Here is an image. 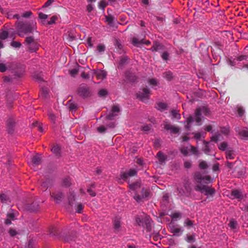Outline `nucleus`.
Here are the masks:
<instances>
[{
    "instance_id": "obj_1",
    "label": "nucleus",
    "mask_w": 248,
    "mask_h": 248,
    "mask_svg": "<svg viewBox=\"0 0 248 248\" xmlns=\"http://www.w3.org/2000/svg\"><path fill=\"white\" fill-rule=\"evenodd\" d=\"M195 179L197 184L195 186L194 189L202 194H204L207 196V199H209L210 201H212L215 193V189L208 186L206 183L204 182L205 180L210 182L211 177L209 176L203 177L201 174L198 173L195 175Z\"/></svg>"
},
{
    "instance_id": "obj_2",
    "label": "nucleus",
    "mask_w": 248,
    "mask_h": 248,
    "mask_svg": "<svg viewBox=\"0 0 248 248\" xmlns=\"http://www.w3.org/2000/svg\"><path fill=\"white\" fill-rule=\"evenodd\" d=\"M16 25L17 34L20 37H23L25 34L32 32L33 27L28 22L16 21Z\"/></svg>"
},
{
    "instance_id": "obj_3",
    "label": "nucleus",
    "mask_w": 248,
    "mask_h": 248,
    "mask_svg": "<svg viewBox=\"0 0 248 248\" xmlns=\"http://www.w3.org/2000/svg\"><path fill=\"white\" fill-rule=\"evenodd\" d=\"M24 43L31 52H35L38 49V40L34 39L33 36L27 37Z\"/></svg>"
},
{
    "instance_id": "obj_4",
    "label": "nucleus",
    "mask_w": 248,
    "mask_h": 248,
    "mask_svg": "<svg viewBox=\"0 0 248 248\" xmlns=\"http://www.w3.org/2000/svg\"><path fill=\"white\" fill-rule=\"evenodd\" d=\"M210 111L206 106H202L196 108L195 111L196 117V122L199 124L202 121L201 115L203 113L205 116H208L210 114Z\"/></svg>"
},
{
    "instance_id": "obj_5",
    "label": "nucleus",
    "mask_w": 248,
    "mask_h": 248,
    "mask_svg": "<svg viewBox=\"0 0 248 248\" xmlns=\"http://www.w3.org/2000/svg\"><path fill=\"white\" fill-rule=\"evenodd\" d=\"M133 197L138 202L142 201L143 200H148L150 197V190L148 188H142L140 195L135 193L133 196Z\"/></svg>"
},
{
    "instance_id": "obj_6",
    "label": "nucleus",
    "mask_w": 248,
    "mask_h": 248,
    "mask_svg": "<svg viewBox=\"0 0 248 248\" xmlns=\"http://www.w3.org/2000/svg\"><path fill=\"white\" fill-rule=\"evenodd\" d=\"M150 95V91L148 88H144L141 89L137 94V98L141 101L145 102L149 97Z\"/></svg>"
},
{
    "instance_id": "obj_7",
    "label": "nucleus",
    "mask_w": 248,
    "mask_h": 248,
    "mask_svg": "<svg viewBox=\"0 0 248 248\" xmlns=\"http://www.w3.org/2000/svg\"><path fill=\"white\" fill-rule=\"evenodd\" d=\"M77 93L78 95L83 97L86 98L91 95V92L89 88L86 85H81L78 89Z\"/></svg>"
},
{
    "instance_id": "obj_8",
    "label": "nucleus",
    "mask_w": 248,
    "mask_h": 248,
    "mask_svg": "<svg viewBox=\"0 0 248 248\" xmlns=\"http://www.w3.org/2000/svg\"><path fill=\"white\" fill-rule=\"evenodd\" d=\"M137 171L135 169H130L128 172H123L120 174V178L124 181H127L129 177L136 175Z\"/></svg>"
},
{
    "instance_id": "obj_9",
    "label": "nucleus",
    "mask_w": 248,
    "mask_h": 248,
    "mask_svg": "<svg viewBox=\"0 0 248 248\" xmlns=\"http://www.w3.org/2000/svg\"><path fill=\"white\" fill-rule=\"evenodd\" d=\"M170 232L173 235L180 236L183 234L184 230L179 227L178 225H172L170 226Z\"/></svg>"
},
{
    "instance_id": "obj_10",
    "label": "nucleus",
    "mask_w": 248,
    "mask_h": 248,
    "mask_svg": "<svg viewBox=\"0 0 248 248\" xmlns=\"http://www.w3.org/2000/svg\"><path fill=\"white\" fill-rule=\"evenodd\" d=\"M164 127L166 130H170V132L173 134L178 133L180 130L178 127L174 126L167 122H164Z\"/></svg>"
},
{
    "instance_id": "obj_11",
    "label": "nucleus",
    "mask_w": 248,
    "mask_h": 248,
    "mask_svg": "<svg viewBox=\"0 0 248 248\" xmlns=\"http://www.w3.org/2000/svg\"><path fill=\"white\" fill-rule=\"evenodd\" d=\"M144 227H143L145 228L147 232H150L152 230L153 221L148 216H145L144 217Z\"/></svg>"
},
{
    "instance_id": "obj_12",
    "label": "nucleus",
    "mask_w": 248,
    "mask_h": 248,
    "mask_svg": "<svg viewBox=\"0 0 248 248\" xmlns=\"http://www.w3.org/2000/svg\"><path fill=\"white\" fill-rule=\"evenodd\" d=\"M94 74L98 79H103L107 76V72L103 70H97L94 71Z\"/></svg>"
},
{
    "instance_id": "obj_13",
    "label": "nucleus",
    "mask_w": 248,
    "mask_h": 248,
    "mask_svg": "<svg viewBox=\"0 0 248 248\" xmlns=\"http://www.w3.org/2000/svg\"><path fill=\"white\" fill-rule=\"evenodd\" d=\"M51 196L54 199V201L56 203H59L62 199L63 195L62 192H58L57 193H52L51 194Z\"/></svg>"
},
{
    "instance_id": "obj_14",
    "label": "nucleus",
    "mask_w": 248,
    "mask_h": 248,
    "mask_svg": "<svg viewBox=\"0 0 248 248\" xmlns=\"http://www.w3.org/2000/svg\"><path fill=\"white\" fill-rule=\"evenodd\" d=\"M231 196L232 199L241 200L243 198V195L241 192L239 190L236 189L232 191Z\"/></svg>"
},
{
    "instance_id": "obj_15",
    "label": "nucleus",
    "mask_w": 248,
    "mask_h": 248,
    "mask_svg": "<svg viewBox=\"0 0 248 248\" xmlns=\"http://www.w3.org/2000/svg\"><path fill=\"white\" fill-rule=\"evenodd\" d=\"M14 99V96L12 93H9L7 94L6 104L8 108H12Z\"/></svg>"
},
{
    "instance_id": "obj_16",
    "label": "nucleus",
    "mask_w": 248,
    "mask_h": 248,
    "mask_svg": "<svg viewBox=\"0 0 248 248\" xmlns=\"http://www.w3.org/2000/svg\"><path fill=\"white\" fill-rule=\"evenodd\" d=\"M128 187L131 191H134L135 194V193H137V190L140 188V183L138 182L132 183L131 184H129Z\"/></svg>"
},
{
    "instance_id": "obj_17",
    "label": "nucleus",
    "mask_w": 248,
    "mask_h": 248,
    "mask_svg": "<svg viewBox=\"0 0 248 248\" xmlns=\"http://www.w3.org/2000/svg\"><path fill=\"white\" fill-rule=\"evenodd\" d=\"M41 163V157L38 154L33 156L31 158V164L33 166H38Z\"/></svg>"
},
{
    "instance_id": "obj_18",
    "label": "nucleus",
    "mask_w": 248,
    "mask_h": 248,
    "mask_svg": "<svg viewBox=\"0 0 248 248\" xmlns=\"http://www.w3.org/2000/svg\"><path fill=\"white\" fill-rule=\"evenodd\" d=\"M15 123L12 119H9L7 122V130L9 133H13L14 130Z\"/></svg>"
},
{
    "instance_id": "obj_19",
    "label": "nucleus",
    "mask_w": 248,
    "mask_h": 248,
    "mask_svg": "<svg viewBox=\"0 0 248 248\" xmlns=\"http://www.w3.org/2000/svg\"><path fill=\"white\" fill-rule=\"evenodd\" d=\"M115 45L116 51L119 54H122V53H123L124 52V50L123 49V46L118 40H116Z\"/></svg>"
},
{
    "instance_id": "obj_20",
    "label": "nucleus",
    "mask_w": 248,
    "mask_h": 248,
    "mask_svg": "<svg viewBox=\"0 0 248 248\" xmlns=\"http://www.w3.org/2000/svg\"><path fill=\"white\" fill-rule=\"evenodd\" d=\"M194 221L189 219V218H186L184 222V226L186 227H192L194 225Z\"/></svg>"
},
{
    "instance_id": "obj_21",
    "label": "nucleus",
    "mask_w": 248,
    "mask_h": 248,
    "mask_svg": "<svg viewBox=\"0 0 248 248\" xmlns=\"http://www.w3.org/2000/svg\"><path fill=\"white\" fill-rule=\"evenodd\" d=\"M125 76L127 79L131 82H134L136 80V76L129 72L126 73Z\"/></svg>"
},
{
    "instance_id": "obj_22",
    "label": "nucleus",
    "mask_w": 248,
    "mask_h": 248,
    "mask_svg": "<svg viewBox=\"0 0 248 248\" xmlns=\"http://www.w3.org/2000/svg\"><path fill=\"white\" fill-rule=\"evenodd\" d=\"M114 228L115 231H118L121 227V222L119 218H115L113 221Z\"/></svg>"
},
{
    "instance_id": "obj_23",
    "label": "nucleus",
    "mask_w": 248,
    "mask_h": 248,
    "mask_svg": "<svg viewBox=\"0 0 248 248\" xmlns=\"http://www.w3.org/2000/svg\"><path fill=\"white\" fill-rule=\"evenodd\" d=\"M144 217L140 218L139 217H136L135 221L136 224L139 226L144 227Z\"/></svg>"
},
{
    "instance_id": "obj_24",
    "label": "nucleus",
    "mask_w": 248,
    "mask_h": 248,
    "mask_svg": "<svg viewBox=\"0 0 248 248\" xmlns=\"http://www.w3.org/2000/svg\"><path fill=\"white\" fill-rule=\"evenodd\" d=\"M226 157L227 159H232L234 158V152L233 150H227L226 152Z\"/></svg>"
},
{
    "instance_id": "obj_25",
    "label": "nucleus",
    "mask_w": 248,
    "mask_h": 248,
    "mask_svg": "<svg viewBox=\"0 0 248 248\" xmlns=\"http://www.w3.org/2000/svg\"><path fill=\"white\" fill-rule=\"evenodd\" d=\"M53 153L57 156L60 155V147L59 145H54L51 149Z\"/></svg>"
},
{
    "instance_id": "obj_26",
    "label": "nucleus",
    "mask_w": 248,
    "mask_h": 248,
    "mask_svg": "<svg viewBox=\"0 0 248 248\" xmlns=\"http://www.w3.org/2000/svg\"><path fill=\"white\" fill-rule=\"evenodd\" d=\"M157 156L160 163H162L166 160V157L161 152H158L157 154Z\"/></svg>"
},
{
    "instance_id": "obj_27",
    "label": "nucleus",
    "mask_w": 248,
    "mask_h": 248,
    "mask_svg": "<svg viewBox=\"0 0 248 248\" xmlns=\"http://www.w3.org/2000/svg\"><path fill=\"white\" fill-rule=\"evenodd\" d=\"M0 201L2 203H6L9 201V198L5 194H1L0 195Z\"/></svg>"
},
{
    "instance_id": "obj_28",
    "label": "nucleus",
    "mask_w": 248,
    "mask_h": 248,
    "mask_svg": "<svg viewBox=\"0 0 248 248\" xmlns=\"http://www.w3.org/2000/svg\"><path fill=\"white\" fill-rule=\"evenodd\" d=\"M69 205L72 206L74 205V202L75 201V195L71 193L68 198Z\"/></svg>"
},
{
    "instance_id": "obj_29",
    "label": "nucleus",
    "mask_w": 248,
    "mask_h": 248,
    "mask_svg": "<svg viewBox=\"0 0 248 248\" xmlns=\"http://www.w3.org/2000/svg\"><path fill=\"white\" fill-rule=\"evenodd\" d=\"M161 46L159 43L155 42L151 48V50L152 51H158L161 47Z\"/></svg>"
},
{
    "instance_id": "obj_30",
    "label": "nucleus",
    "mask_w": 248,
    "mask_h": 248,
    "mask_svg": "<svg viewBox=\"0 0 248 248\" xmlns=\"http://www.w3.org/2000/svg\"><path fill=\"white\" fill-rule=\"evenodd\" d=\"M67 105L70 110L75 111L76 110L77 105L75 103H72L71 100L68 101Z\"/></svg>"
},
{
    "instance_id": "obj_31",
    "label": "nucleus",
    "mask_w": 248,
    "mask_h": 248,
    "mask_svg": "<svg viewBox=\"0 0 248 248\" xmlns=\"http://www.w3.org/2000/svg\"><path fill=\"white\" fill-rule=\"evenodd\" d=\"M163 77L167 80H170L172 78V74L170 71H167L163 74Z\"/></svg>"
},
{
    "instance_id": "obj_32",
    "label": "nucleus",
    "mask_w": 248,
    "mask_h": 248,
    "mask_svg": "<svg viewBox=\"0 0 248 248\" xmlns=\"http://www.w3.org/2000/svg\"><path fill=\"white\" fill-rule=\"evenodd\" d=\"M48 94V91L46 88H42L39 94L42 96L43 98H46Z\"/></svg>"
},
{
    "instance_id": "obj_33",
    "label": "nucleus",
    "mask_w": 248,
    "mask_h": 248,
    "mask_svg": "<svg viewBox=\"0 0 248 248\" xmlns=\"http://www.w3.org/2000/svg\"><path fill=\"white\" fill-rule=\"evenodd\" d=\"M186 241L188 243H193L195 241L194 235H187L185 239Z\"/></svg>"
},
{
    "instance_id": "obj_34",
    "label": "nucleus",
    "mask_w": 248,
    "mask_h": 248,
    "mask_svg": "<svg viewBox=\"0 0 248 248\" xmlns=\"http://www.w3.org/2000/svg\"><path fill=\"white\" fill-rule=\"evenodd\" d=\"M132 43L134 46H138V45L143 43V39L140 40L139 39L134 37L132 39Z\"/></svg>"
},
{
    "instance_id": "obj_35",
    "label": "nucleus",
    "mask_w": 248,
    "mask_h": 248,
    "mask_svg": "<svg viewBox=\"0 0 248 248\" xmlns=\"http://www.w3.org/2000/svg\"><path fill=\"white\" fill-rule=\"evenodd\" d=\"M171 114L173 118H175L176 119H180L181 118L180 114L176 110H172L171 111Z\"/></svg>"
},
{
    "instance_id": "obj_36",
    "label": "nucleus",
    "mask_w": 248,
    "mask_h": 248,
    "mask_svg": "<svg viewBox=\"0 0 248 248\" xmlns=\"http://www.w3.org/2000/svg\"><path fill=\"white\" fill-rule=\"evenodd\" d=\"M9 35V33L6 31H3L0 33V39L1 40L6 39Z\"/></svg>"
},
{
    "instance_id": "obj_37",
    "label": "nucleus",
    "mask_w": 248,
    "mask_h": 248,
    "mask_svg": "<svg viewBox=\"0 0 248 248\" xmlns=\"http://www.w3.org/2000/svg\"><path fill=\"white\" fill-rule=\"evenodd\" d=\"M156 108L159 110L163 111L167 108V106L165 103L160 102L157 104Z\"/></svg>"
},
{
    "instance_id": "obj_38",
    "label": "nucleus",
    "mask_w": 248,
    "mask_h": 248,
    "mask_svg": "<svg viewBox=\"0 0 248 248\" xmlns=\"http://www.w3.org/2000/svg\"><path fill=\"white\" fill-rule=\"evenodd\" d=\"M71 185V179L69 177L64 178L62 181V185L64 186H69Z\"/></svg>"
},
{
    "instance_id": "obj_39",
    "label": "nucleus",
    "mask_w": 248,
    "mask_h": 248,
    "mask_svg": "<svg viewBox=\"0 0 248 248\" xmlns=\"http://www.w3.org/2000/svg\"><path fill=\"white\" fill-rule=\"evenodd\" d=\"M128 60V57L127 56H123L121 57L119 62V65L122 66L124 65Z\"/></svg>"
},
{
    "instance_id": "obj_40",
    "label": "nucleus",
    "mask_w": 248,
    "mask_h": 248,
    "mask_svg": "<svg viewBox=\"0 0 248 248\" xmlns=\"http://www.w3.org/2000/svg\"><path fill=\"white\" fill-rule=\"evenodd\" d=\"M48 116L49 120L52 122L53 123H55V119H56V116L55 115L52 113L51 112L49 111L48 113Z\"/></svg>"
},
{
    "instance_id": "obj_41",
    "label": "nucleus",
    "mask_w": 248,
    "mask_h": 248,
    "mask_svg": "<svg viewBox=\"0 0 248 248\" xmlns=\"http://www.w3.org/2000/svg\"><path fill=\"white\" fill-rule=\"evenodd\" d=\"M32 125L34 127H37L38 128V130L41 132H42L43 131V129L42 126L39 124L38 122H35L32 124Z\"/></svg>"
},
{
    "instance_id": "obj_42",
    "label": "nucleus",
    "mask_w": 248,
    "mask_h": 248,
    "mask_svg": "<svg viewBox=\"0 0 248 248\" xmlns=\"http://www.w3.org/2000/svg\"><path fill=\"white\" fill-rule=\"evenodd\" d=\"M11 45L13 47L19 48L21 46V44L18 42L13 41L11 43Z\"/></svg>"
},
{
    "instance_id": "obj_43",
    "label": "nucleus",
    "mask_w": 248,
    "mask_h": 248,
    "mask_svg": "<svg viewBox=\"0 0 248 248\" xmlns=\"http://www.w3.org/2000/svg\"><path fill=\"white\" fill-rule=\"evenodd\" d=\"M237 225V223L236 221L234 220H231L229 224L230 227L232 229H235L236 228Z\"/></svg>"
},
{
    "instance_id": "obj_44",
    "label": "nucleus",
    "mask_w": 248,
    "mask_h": 248,
    "mask_svg": "<svg viewBox=\"0 0 248 248\" xmlns=\"http://www.w3.org/2000/svg\"><path fill=\"white\" fill-rule=\"evenodd\" d=\"M108 94V92L105 89H101L98 92V95L100 97L105 96Z\"/></svg>"
},
{
    "instance_id": "obj_45",
    "label": "nucleus",
    "mask_w": 248,
    "mask_h": 248,
    "mask_svg": "<svg viewBox=\"0 0 248 248\" xmlns=\"http://www.w3.org/2000/svg\"><path fill=\"white\" fill-rule=\"evenodd\" d=\"M106 20L108 22V24L110 25L113 22L114 17L112 16L109 15L106 16Z\"/></svg>"
},
{
    "instance_id": "obj_46",
    "label": "nucleus",
    "mask_w": 248,
    "mask_h": 248,
    "mask_svg": "<svg viewBox=\"0 0 248 248\" xmlns=\"http://www.w3.org/2000/svg\"><path fill=\"white\" fill-rule=\"evenodd\" d=\"M117 114H115L114 112H113L112 111H110V112L108 114L106 118L108 120H112L114 119V117L117 116Z\"/></svg>"
},
{
    "instance_id": "obj_47",
    "label": "nucleus",
    "mask_w": 248,
    "mask_h": 248,
    "mask_svg": "<svg viewBox=\"0 0 248 248\" xmlns=\"http://www.w3.org/2000/svg\"><path fill=\"white\" fill-rule=\"evenodd\" d=\"M239 135L243 138H246L248 137V131L243 130L239 132Z\"/></svg>"
},
{
    "instance_id": "obj_48",
    "label": "nucleus",
    "mask_w": 248,
    "mask_h": 248,
    "mask_svg": "<svg viewBox=\"0 0 248 248\" xmlns=\"http://www.w3.org/2000/svg\"><path fill=\"white\" fill-rule=\"evenodd\" d=\"M199 167L202 169H205L207 168L208 166L205 161H202L199 164Z\"/></svg>"
},
{
    "instance_id": "obj_49",
    "label": "nucleus",
    "mask_w": 248,
    "mask_h": 248,
    "mask_svg": "<svg viewBox=\"0 0 248 248\" xmlns=\"http://www.w3.org/2000/svg\"><path fill=\"white\" fill-rule=\"evenodd\" d=\"M219 134H216L214 136L211 138V140L215 141V142H217L219 140Z\"/></svg>"
},
{
    "instance_id": "obj_50",
    "label": "nucleus",
    "mask_w": 248,
    "mask_h": 248,
    "mask_svg": "<svg viewBox=\"0 0 248 248\" xmlns=\"http://www.w3.org/2000/svg\"><path fill=\"white\" fill-rule=\"evenodd\" d=\"M113 112H114L115 114V113H118L120 111V108L117 105H114L112 106L111 110Z\"/></svg>"
},
{
    "instance_id": "obj_51",
    "label": "nucleus",
    "mask_w": 248,
    "mask_h": 248,
    "mask_svg": "<svg viewBox=\"0 0 248 248\" xmlns=\"http://www.w3.org/2000/svg\"><path fill=\"white\" fill-rule=\"evenodd\" d=\"M78 70L77 68H74L69 71V73L72 77H75L78 73Z\"/></svg>"
},
{
    "instance_id": "obj_52",
    "label": "nucleus",
    "mask_w": 248,
    "mask_h": 248,
    "mask_svg": "<svg viewBox=\"0 0 248 248\" xmlns=\"http://www.w3.org/2000/svg\"><path fill=\"white\" fill-rule=\"evenodd\" d=\"M227 147V143L225 142H223L221 143L220 146L218 147V148L220 150L224 151Z\"/></svg>"
},
{
    "instance_id": "obj_53",
    "label": "nucleus",
    "mask_w": 248,
    "mask_h": 248,
    "mask_svg": "<svg viewBox=\"0 0 248 248\" xmlns=\"http://www.w3.org/2000/svg\"><path fill=\"white\" fill-rule=\"evenodd\" d=\"M220 132L225 135H228L229 133V129L227 127H221L220 129Z\"/></svg>"
},
{
    "instance_id": "obj_54",
    "label": "nucleus",
    "mask_w": 248,
    "mask_h": 248,
    "mask_svg": "<svg viewBox=\"0 0 248 248\" xmlns=\"http://www.w3.org/2000/svg\"><path fill=\"white\" fill-rule=\"evenodd\" d=\"M83 208V205L81 203H78L77 207V212L78 213H81Z\"/></svg>"
},
{
    "instance_id": "obj_55",
    "label": "nucleus",
    "mask_w": 248,
    "mask_h": 248,
    "mask_svg": "<svg viewBox=\"0 0 248 248\" xmlns=\"http://www.w3.org/2000/svg\"><path fill=\"white\" fill-rule=\"evenodd\" d=\"M181 217V214L178 212L174 213L172 214L171 218L172 219H176L177 218H180Z\"/></svg>"
},
{
    "instance_id": "obj_56",
    "label": "nucleus",
    "mask_w": 248,
    "mask_h": 248,
    "mask_svg": "<svg viewBox=\"0 0 248 248\" xmlns=\"http://www.w3.org/2000/svg\"><path fill=\"white\" fill-rule=\"evenodd\" d=\"M57 19V16H52L50 20L47 22V24L51 25L55 23L56 20Z\"/></svg>"
},
{
    "instance_id": "obj_57",
    "label": "nucleus",
    "mask_w": 248,
    "mask_h": 248,
    "mask_svg": "<svg viewBox=\"0 0 248 248\" xmlns=\"http://www.w3.org/2000/svg\"><path fill=\"white\" fill-rule=\"evenodd\" d=\"M97 50L99 52H104L105 50V47L103 45H99L97 46Z\"/></svg>"
},
{
    "instance_id": "obj_58",
    "label": "nucleus",
    "mask_w": 248,
    "mask_h": 248,
    "mask_svg": "<svg viewBox=\"0 0 248 248\" xmlns=\"http://www.w3.org/2000/svg\"><path fill=\"white\" fill-rule=\"evenodd\" d=\"M7 69L6 65L2 63H0V72H4Z\"/></svg>"
},
{
    "instance_id": "obj_59",
    "label": "nucleus",
    "mask_w": 248,
    "mask_h": 248,
    "mask_svg": "<svg viewBox=\"0 0 248 248\" xmlns=\"http://www.w3.org/2000/svg\"><path fill=\"white\" fill-rule=\"evenodd\" d=\"M149 83L151 85L153 86H156L157 85V82L156 80L154 78H152L149 80L148 81Z\"/></svg>"
},
{
    "instance_id": "obj_60",
    "label": "nucleus",
    "mask_w": 248,
    "mask_h": 248,
    "mask_svg": "<svg viewBox=\"0 0 248 248\" xmlns=\"http://www.w3.org/2000/svg\"><path fill=\"white\" fill-rule=\"evenodd\" d=\"M39 18L41 19H46L47 18L48 16L42 13H39L38 14Z\"/></svg>"
},
{
    "instance_id": "obj_61",
    "label": "nucleus",
    "mask_w": 248,
    "mask_h": 248,
    "mask_svg": "<svg viewBox=\"0 0 248 248\" xmlns=\"http://www.w3.org/2000/svg\"><path fill=\"white\" fill-rule=\"evenodd\" d=\"M107 6V3L104 0H101L99 3V7L100 8L104 9Z\"/></svg>"
},
{
    "instance_id": "obj_62",
    "label": "nucleus",
    "mask_w": 248,
    "mask_h": 248,
    "mask_svg": "<svg viewBox=\"0 0 248 248\" xmlns=\"http://www.w3.org/2000/svg\"><path fill=\"white\" fill-rule=\"evenodd\" d=\"M161 57L163 60L166 61L168 59L169 54L167 52H165L162 53Z\"/></svg>"
},
{
    "instance_id": "obj_63",
    "label": "nucleus",
    "mask_w": 248,
    "mask_h": 248,
    "mask_svg": "<svg viewBox=\"0 0 248 248\" xmlns=\"http://www.w3.org/2000/svg\"><path fill=\"white\" fill-rule=\"evenodd\" d=\"M9 233L11 236H14L17 234L16 231L13 229H10L9 231Z\"/></svg>"
},
{
    "instance_id": "obj_64",
    "label": "nucleus",
    "mask_w": 248,
    "mask_h": 248,
    "mask_svg": "<svg viewBox=\"0 0 248 248\" xmlns=\"http://www.w3.org/2000/svg\"><path fill=\"white\" fill-rule=\"evenodd\" d=\"M33 241L31 239L29 241L26 248H33Z\"/></svg>"
}]
</instances>
